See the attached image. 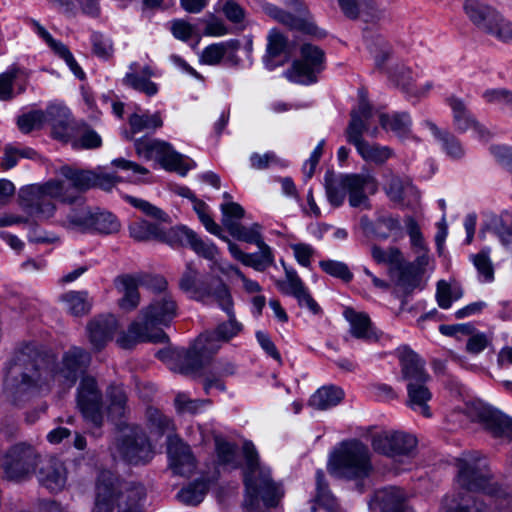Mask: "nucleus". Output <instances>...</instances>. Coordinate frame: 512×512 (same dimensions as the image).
Here are the masks:
<instances>
[{
  "label": "nucleus",
  "mask_w": 512,
  "mask_h": 512,
  "mask_svg": "<svg viewBox=\"0 0 512 512\" xmlns=\"http://www.w3.org/2000/svg\"><path fill=\"white\" fill-rule=\"evenodd\" d=\"M90 362V353L78 346L70 347L58 360L36 343H23L7 363L1 402L20 407L31 395L48 393L55 384L72 387Z\"/></svg>",
  "instance_id": "f257e3e1"
},
{
  "label": "nucleus",
  "mask_w": 512,
  "mask_h": 512,
  "mask_svg": "<svg viewBox=\"0 0 512 512\" xmlns=\"http://www.w3.org/2000/svg\"><path fill=\"white\" fill-rule=\"evenodd\" d=\"M57 174L63 180L52 179L43 184H32L20 189L19 205L29 215L49 219L56 211L52 199L73 204L82 193L92 188L110 191L121 180L113 173L81 169L72 165H62Z\"/></svg>",
  "instance_id": "f03ea898"
},
{
  "label": "nucleus",
  "mask_w": 512,
  "mask_h": 512,
  "mask_svg": "<svg viewBox=\"0 0 512 512\" xmlns=\"http://www.w3.org/2000/svg\"><path fill=\"white\" fill-rule=\"evenodd\" d=\"M457 468L456 484L466 491L457 497L447 496L441 506V512H484V504L470 492L484 491L493 494L495 487L490 484L492 474L486 458L479 451H464L455 460Z\"/></svg>",
  "instance_id": "7ed1b4c3"
},
{
  "label": "nucleus",
  "mask_w": 512,
  "mask_h": 512,
  "mask_svg": "<svg viewBox=\"0 0 512 512\" xmlns=\"http://www.w3.org/2000/svg\"><path fill=\"white\" fill-rule=\"evenodd\" d=\"M179 288L190 299L205 305L216 303L227 314L228 321L219 324L214 330L222 341L228 342L241 331L242 325L235 317L230 288L221 278L213 276L199 278L198 271L188 263L179 280Z\"/></svg>",
  "instance_id": "20e7f679"
},
{
  "label": "nucleus",
  "mask_w": 512,
  "mask_h": 512,
  "mask_svg": "<svg viewBox=\"0 0 512 512\" xmlns=\"http://www.w3.org/2000/svg\"><path fill=\"white\" fill-rule=\"evenodd\" d=\"M178 314V305L171 293L155 295L140 310L139 320L132 322L127 332L117 338L121 348L130 349L139 342L164 343L168 340L162 327H167Z\"/></svg>",
  "instance_id": "39448f33"
},
{
  "label": "nucleus",
  "mask_w": 512,
  "mask_h": 512,
  "mask_svg": "<svg viewBox=\"0 0 512 512\" xmlns=\"http://www.w3.org/2000/svg\"><path fill=\"white\" fill-rule=\"evenodd\" d=\"M373 117V107L367 100L365 92L360 90L358 105L350 112V121L345 136L347 142L356 148L358 154L365 161L383 164L392 157L393 151L388 146L370 144L363 138L364 133L372 137L378 133V128L372 126Z\"/></svg>",
  "instance_id": "423d86ee"
},
{
  "label": "nucleus",
  "mask_w": 512,
  "mask_h": 512,
  "mask_svg": "<svg viewBox=\"0 0 512 512\" xmlns=\"http://www.w3.org/2000/svg\"><path fill=\"white\" fill-rule=\"evenodd\" d=\"M325 190L328 202L333 207L342 206L348 197L351 207L370 210L372 205L369 196L377 192L378 182L368 173L340 174L337 177H325Z\"/></svg>",
  "instance_id": "0eeeda50"
},
{
  "label": "nucleus",
  "mask_w": 512,
  "mask_h": 512,
  "mask_svg": "<svg viewBox=\"0 0 512 512\" xmlns=\"http://www.w3.org/2000/svg\"><path fill=\"white\" fill-rule=\"evenodd\" d=\"M59 223L70 231L99 235L116 234L121 229V223L113 213L85 205L70 208Z\"/></svg>",
  "instance_id": "6e6552de"
},
{
  "label": "nucleus",
  "mask_w": 512,
  "mask_h": 512,
  "mask_svg": "<svg viewBox=\"0 0 512 512\" xmlns=\"http://www.w3.org/2000/svg\"><path fill=\"white\" fill-rule=\"evenodd\" d=\"M370 470L369 450L356 440L343 443L331 455L328 463V471L336 477L362 478Z\"/></svg>",
  "instance_id": "1a4fd4ad"
},
{
  "label": "nucleus",
  "mask_w": 512,
  "mask_h": 512,
  "mask_svg": "<svg viewBox=\"0 0 512 512\" xmlns=\"http://www.w3.org/2000/svg\"><path fill=\"white\" fill-rule=\"evenodd\" d=\"M112 454L114 458L119 457L132 465L146 464L154 456L152 446L143 430L127 424H119V435Z\"/></svg>",
  "instance_id": "9d476101"
},
{
  "label": "nucleus",
  "mask_w": 512,
  "mask_h": 512,
  "mask_svg": "<svg viewBox=\"0 0 512 512\" xmlns=\"http://www.w3.org/2000/svg\"><path fill=\"white\" fill-rule=\"evenodd\" d=\"M134 147L140 158L157 160L165 169L177 171L181 175L191 169L187 159L165 141L145 136L135 139Z\"/></svg>",
  "instance_id": "9b49d317"
},
{
  "label": "nucleus",
  "mask_w": 512,
  "mask_h": 512,
  "mask_svg": "<svg viewBox=\"0 0 512 512\" xmlns=\"http://www.w3.org/2000/svg\"><path fill=\"white\" fill-rule=\"evenodd\" d=\"M301 58L295 60L290 70L286 72L287 78L295 83L309 85L317 82V74L325 67V53L318 46L310 43L302 45Z\"/></svg>",
  "instance_id": "f8f14e48"
},
{
  "label": "nucleus",
  "mask_w": 512,
  "mask_h": 512,
  "mask_svg": "<svg viewBox=\"0 0 512 512\" xmlns=\"http://www.w3.org/2000/svg\"><path fill=\"white\" fill-rule=\"evenodd\" d=\"M39 454L28 443H18L10 448L6 454L4 468L11 479H22L34 472L39 461Z\"/></svg>",
  "instance_id": "ddd939ff"
},
{
  "label": "nucleus",
  "mask_w": 512,
  "mask_h": 512,
  "mask_svg": "<svg viewBox=\"0 0 512 512\" xmlns=\"http://www.w3.org/2000/svg\"><path fill=\"white\" fill-rule=\"evenodd\" d=\"M417 438L404 431H382L373 436L375 451L388 456L410 455L417 446Z\"/></svg>",
  "instance_id": "4468645a"
},
{
  "label": "nucleus",
  "mask_w": 512,
  "mask_h": 512,
  "mask_svg": "<svg viewBox=\"0 0 512 512\" xmlns=\"http://www.w3.org/2000/svg\"><path fill=\"white\" fill-rule=\"evenodd\" d=\"M282 265L285 270V280L276 282L277 288L284 294L292 295L298 301L301 307H306L311 313L319 314L321 308L318 303L313 299L307 287L304 285L301 278L298 276L295 269L287 267L284 262Z\"/></svg>",
  "instance_id": "2eb2a0df"
},
{
  "label": "nucleus",
  "mask_w": 512,
  "mask_h": 512,
  "mask_svg": "<svg viewBox=\"0 0 512 512\" xmlns=\"http://www.w3.org/2000/svg\"><path fill=\"white\" fill-rule=\"evenodd\" d=\"M167 454L170 468L175 474L189 476L196 468L195 457L188 445L176 435L167 437Z\"/></svg>",
  "instance_id": "dca6fc26"
},
{
  "label": "nucleus",
  "mask_w": 512,
  "mask_h": 512,
  "mask_svg": "<svg viewBox=\"0 0 512 512\" xmlns=\"http://www.w3.org/2000/svg\"><path fill=\"white\" fill-rule=\"evenodd\" d=\"M239 47L240 42L233 39L210 44L203 49L200 61L210 66H216L223 62L227 66L236 67L240 63V58L237 55Z\"/></svg>",
  "instance_id": "f3484780"
},
{
  "label": "nucleus",
  "mask_w": 512,
  "mask_h": 512,
  "mask_svg": "<svg viewBox=\"0 0 512 512\" xmlns=\"http://www.w3.org/2000/svg\"><path fill=\"white\" fill-rule=\"evenodd\" d=\"M396 356L401 368V380L408 383H426L429 380L424 360L408 346L399 347Z\"/></svg>",
  "instance_id": "a211bd4d"
},
{
  "label": "nucleus",
  "mask_w": 512,
  "mask_h": 512,
  "mask_svg": "<svg viewBox=\"0 0 512 512\" xmlns=\"http://www.w3.org/2000/svg\"><path fill=\"white\" fill-rule=\"evenodd\" d=\"M157 358L167 363L169 369L183 374L194 376L199 373L200 360L184 348H169L157 352Z\"/></svg>",
  "instance_id": "6ab92c4d"
},
{
  "label": "nucleus",
  "mask_w": 512,
  "mask_h": 512,
  "mask_svg": "<svg viewBox=\"0 0 512 512\" xmlns=\"http://www.w3.org/2000/svg\"><path fill=\"white\" fill-rule=\"evenodd\" d=\"M154 75V71L150 66L145 65L141 67L135 61L129 64L122 83L147 97H153L159 92V85L151 80Z\"/></svg>",
  "instance_id": "aec40b11"
},
{
  "label": "nucleus",
  "mask_w": 512,
  "mask_h": 512,
  "mask_svg": "<svg viewBox=\"0 0 512 512\" xmlns=\"http://www.w3.org/2000/svg\"><path fill=\"white\" fill-rule=\"evenodd\" d=\"M103 398L97 381L91 376L81 379L77 388V406L83 416L101 414Z\"/></svg>",
  "instance_id": "412c9836"
},
{
  "label": "nucleus",
  "mask_w": 512,
  "mask_h": 512,
  "mask_svg": "<svg viewBox=\"0 0 512 512\" xmlns=\"http://www.w3.org/2000/svg\"><path fill=\"white\" fill-rule=\"evenodd\" d=\"M124 498L123 494L116 492L115 477L110 471H103L99 475L96 488V501L93 512H112L117 501Z\"/></svg>",
  "instance_id": "4be33fe9"
},
{
  "label": "nucleus",
  "mask_w": 512,
  "mask_h": 512,
  "mask_svg": "<svg viewBox=\"0 0 512 512\" xmlns=\"http://www.w3.org/2000/svg\"><path fill=\"white\" fill-rule=\"evenodd\" d=\"M37 479L39 483L49 491H61L67 481L66 467L60 459L50 457L40 467L37 473Z\"/></svg>",
  "instance_id": "5701e85b"
},
{
  "label": "nucleus",
  "mask_w": 512,
  "mask_h": 512,
  "mask_svg": "<svg viewBox=\"0 0 512 512\" xmlns=\"http://www.w3.org/2000/svg\"><path fill=\"white\" fill-rule=\"evenodd\" d=\"M360 227L367 237L387 240L392 232L401 229V223L397 217L390 214H378L375 221L363 215L360 218Z\"/></svg>",
  "instance_id": "b1692460"
},
{
  "label": "nucleus",
  "mask_w": 512,
  "mask_h": 512,
  "mask_svg": "<svg viewBox=\"0 0 512 512\" xmlns=\"http://www.w3.org/2000/svg\"><path fill=\"white\" fill-rule=\"evenodd\" d=\"M448 102L453 112L454 125L459 132L463 133L473 129L479 139L488 140L490 138V132L474 119L462 100L451 97Z\"/></svg>",
  "instance_id": "393cba45"
},
{
  "label": "nucleus",
  "mask_w": 512,
  "mask_h": 512,
  "mask_svg": "<svg viewBox=\"0 0 512 512\" xmlns=\"http://www.w3.org/2000/svg\"><path fill=\"white\" fill-rule=\"evenodd\" d=\"M117 320L113 315L99 316L88 324L89 340L96 350L102 349L113 337Z\"/></svg>",
  "instance_id": "a878e982"
},
{
  "label": "nucleus",
  "mask_w": 512,
  "mask_h": 512,
  "mask_svg": "<svg viewBox=\"0 0 512 512\" xmlns=\"http://www.w3.org/2000/svg\"><path fill=\"white\" fill-rule=\"evenodd\" d=\"M45 114V123L51 126L54 138L67 140L71 135L70 111L61 105H50Z\"/></svg>",
  "instance_id": "bb28decb"
},
{
  "label": "nucleus",
  "mask_w": 512,
  "mask_h": 512,
  "mask_svg": "<svg viewBox=\"0 0 512 512\" xmlns=\"http://www.w3.org/2000/svg\"><path fill=\"white\" fill-rule=\"evenodd\" d=\"M344 317L350 324V333L353 337L365 342L378 341V335L372 326L369 316L362 312H357L352 308H346Z\"/></svg>",
  "instance_id": "cd10ccee"
},
{
  "label": "nucleus",
  "mask_w": 512,
  "mask_h": 512,
  "mask_svg": "<svg viewBox=\"0 0 512 512\" xmlns=\"http://www.w3.org/2000/svg\"><path fill=\"white\" fill-rule=\"evenodd\" d=\"M264 11L266 14L291 29H295L310 35L324 36V33H320L319 29L314 23L295 17L291 13L286 12L273 4H266L264 6Z\"/></svg>",
  "instance_id": "c85d7f7f"
},
{
  "label": "nucleus",
  "mask_w": 512,
  "mask_h": 512,
  "mask_svg": "<svg viewBox=\"0 0 512 512\" xmlns=\"http://www.w3.org/2000/svg\"><path fill=\"white\" fill-rule=\"evenodd\" d=\"M130 412L125 389L120 385H110L105 392L101 413H107L110 416H125Z\"/></svg>",
  "instance_id": "c756f323"
},
{
  "label": "nucleus",
  "mask_w": 512,
  "mask_h": 512,
  "mask_svg": "<svg viewBox=\"0 0 512 512\" xmlns=\"http://www.w3.org/2000/svg\"><path fill=\"white\" fill-rule=\"evenodd\" d=\"M288 58L287 39L276 31H271L268 37L266 55L264 56V65L268 70H274L276 67L285 63Z\"/></svg>",
  "instance_id": "7c9ffc66"
},
{
  "label": "nucleus",
  "mask_w": 512,
  "mask_h": 512,
  "mask_svg": "<svg viewBox=\"0 0 512 512\" xmlns=\"http://www.w3.org/2000/svg\"><path fill=\"white\" fill-rule=\"evenodd\" d=\"M464 11L470 21L480 30L487 32L498 12L478 0H466Z\"/></svg>",
  "instance_id": "2f4dec72"
},
{
  "label": "nucleus",
  "mask_w": 512,
  "mask_h": 512,
  "mask_svg": "<svg viewBox=\"0 0 512 512\" xmlns=\"http://www.w3.org/2000/svg\"><path fill=\"white\" fill-rule=\"evenodd\" d=\"M432 399V393L426 387L425 383L407 384L406 405L417 414L422 416H431L432 411L429 402Z\"/></svg>",
  "instance_id": "473e14b6"
},
{
  "label": "nucleus",
  "mask_w": 512,
  "mask_h": 512,
  "mask_svg": "<svg viewBox=\"0 0 512 512\" xmlns=\"http://www.w3.org/2000/svg\"><path fill=\"white\" fill-rule=\"evenodd\" d=\"M222 343L224 341L214 331H207L201 334L194 344L188 348L189 353H192L200 360L199 372L205 362L220 349Z\"/></svg>",
  "instance_id": "72a5a7b5"
},
{
  "label": "nucleus",
  "mask_w": 512,
  "mask_h": 512,
  "mask_svg": "<svg viewBox=\"0 0 512 512\" xmlns=\"http://www.w3.org/2000/svg\"><path fill=\"white\" fill-rule=\"evenodd\" d=\"M139 279L131 275H123L116 279V286L123 294L119 306L125 311L134 310L140 302L138 291Z\"/></svg>",
  "instance_id": "f704fd0d"
},
{
  "label": "nucleus",
  "mask_w": 512,
  "mask_h": 512,
  "mask_svg": "<svg viewBox=\"0 0 512 512\" xmlns=\"http://www.w3.org/2000/svg\"><path fill=\"white\" fill-rule=\"evenodd\" d=\"M344 395L342 388L335 385H326L320 387L311 395L308 404L317 410H327L338 405L343 400Z\"/></svg>",
  "instance_id": "c9c22d12"
},
{
  "label": "nucleus",
  "mask_w": 512,
  "mask_h": 512,
  "mask_svg": "<svg viewBox=\"0 0 512 512\" xmlns=\"http://www.w3.org/2000/svg\"><path fill=\"white\" fill-rule=\"evenodd\" d=\"M424 126L427 127L432 135L441 143L443 151L453 159H460L464 156L465 150L460 141L450 132L441 131L434 123L425 121Z\"/></svg>",
  "instance_id": "e433bc0d"
},
{
  "label": "nucleus",
  "mask_w": 512,
  "mask_h": 512,
  "mask_svg": "<svg viewBox=\"0 0 512 512\" xmlns=\"http://www.w3.org/2000/svg\"><path fill=\"white\" fill-rule=\"evenodd\" d=\"M381 512H405V497L401 489L389 487L375 494Z\"/></svg>",
  "instance_id": "4c0bfd02"
},
{
  "label": "nucleus",
  "mask_w": 512,
  "mask_h": 512,
  "mask_svg": "<svg viewBox=\"0 0 512 512\" xmlns=\"http://www.w3.org/2000/svg\"><path fill=\"white\" fill-rule=\"evenodd\" d=\"M379 122L384 130L392 131L399 137L407 136L412 124L411 118L406 112L381 113Z\"/></svg>",
  "instance_id": "58836bf2"
},
{
  "label": "nucleus",
  "mask_w": 512,
  "mask_h": 512,
  "mask_svg": "<svg viewBox=\"0 0 512 512\" xmlns=\"http://www.w3.org/2000/svg\"><path fill=\"white\" fill-rule=\"evenodd\" d=\"M398 273L396 285L404 289L406 292H411L417 288L422 280V274L416 270L412 264H409L401 258L399 263L394 267L393 272Z\"/></svg>",
  "instance_id": "ea45409f"
},
{
  "label": "nucleus",
  "mask_w": 512,
  "mask_h": 512,
  "mask_svg": "<svg viewBox=\"0 0 512 512\" xmlns=\"http://www.w3.org/2000/svg\"><path fill=\"white\" fill-rule=\"evenodd\" d=\"M60 299L66 310L74 316H82L90 311L91 302L86 291H68Z\"/></svg>",
  "instance_id": "a19ab883"
},
{
  "label": "nucleus",
  "mask_w": 512,
  "mask_h": 512,
  "mask_svg": "<svg viewBox=\"0 0 512 512\" xmlns=\"http://www.w3.org/2000/svg\"><path fill=\"white\" fill-rule=\"evenodd\" d=\"M491 248L483 247L478 253L470 255V261L478 273V279L483 283H491L494 280V267L490 259Z\"/></svg>",
  "instance_id": "79ce46f5"
},
{
  "label": "nucleus",
  "mask_w": 512,
  "mask_h": 512,
  "mask_svg": "<svg viewBox=\"0 0 512 512\" xmlns=\"http://www.w3.org/2000/svg\"><path fill=\"white\" fill-rule=\"evenodd\" d=\"M131 131L126 133L127 139H132L133 135L145 130H156L163 125V121L159 113L154 114H137L134 113L129 118Z\"/></svg>",
  "instance_id": "37998d69"
},
{
  "label": "nucleus",
  "mask_w": 512,
  "mask_h": 512,
  "mask_svg": "<svg viewBox=\"0 0 512 512\" xmlns=\"http://www.w3.org/2000/svg\"><path fill=\"white\" fill-rule=\"evenodd\" d=\"M227 230L230 235L240 241L255 244L256 246H264L265 242L261 236V226L254 223L250 227L239 224L230 223L227 220Z\"/></svg>",
  "instance_id": "c03bdc74"
},
{
  "label": "nucleus",
  "mask_w": 512,
  "mask_h": 512,
  "mask_svg": "<svg viewBox=\"0 0 512 512\" xmlns=\"http://www.w3.org/2000/svg\"><path fill=\"white\" fill-rule=\"evenodd\" d=\"M482 429L494 437H512V418H472Z\"/></svg>",
  "instance_id": "a18cd8bd"
},
{
  "label": "nucleus",
  "mask_w": 512,
  "mask_h": 512,
  "mask_svg": "<svg viewBox=\"0 0 512 512\" xmlns=\"http://www.w3.org/2000/svg\"><path fill=\"white\" fill-rule=\"evenodd\" d=\"M315 500L325 512H343L331 495L326 483L324 482V474L318 470L316 473V496Z\"/></svg>",
  "instance_id": "49530a36"
},
{
  "label": "nucleus",
  "mask_w": 512,
  "mask_h": 512,
  "mask_svg": "<svg viewBox=\"0 0 512 512\" xmlns=\"http://www.w3.org/2000/svg\"><path fill=\"white\" fill-rule=\"evenodd\" d=\"M192 233L193 231L185 226L171 227L168 230L160 227V235L157 240L165 242L173 248L187 246Z\"/></svg>",
  "instance_id": "de8ad7c7"
},
{
  "label": "nucleus",
  "mask_w": 512,
  "mask_h": 512,
  "mask_svg": "<svg viewBox=\"0 0 512 512\" xmlns=\"http://www.w3.org/2000/svg\"><path fill=\"white\" fill-rule=\"evenodd\" d=\"M486 228L495 234L503 245L507 246L510 243L509 238L512 237V217L508 213L499 217H492Z\"/></svg>",
  "instance_id": "09e8293b"
},
{
  "label": "nucleus",
  "mask_w": 512,
  "mask_h": 512,
  "mask_svg": "<svg viewBox=\"0 0 512 512\" xmlns=\"http://www.w3.org/2000/svg\"><path fill=\"white\" fill-rule=\"evenodd\" d=\"M215 447L218 461L232 469L239 467L236 446L228 442L222 436H215Z\"/></svg>",
  "instance_id": "8fccbe9b"
},
{
  "label": "nucleus",
  "mask_w": 512,
  "mask_h": 512,
  "mask_svg": "<svg viewBox=\"0 0 512 512\" xmlns=\"http://www.w3.org/2000/svg\"><path fill=\"white\" fill-rule=\"evenodd\" d=\"M257 247L259 252L247 253L244 265L262 272L274 263V256L271 248L266 243L264 246Z\"/></svg>",
  "instance_id": "3c124183"
},
{
  "label": "nucleus",
  "mask_w": 512,
  "mask_h": 512,
  "mask_svg": "<svg viewBox=\"0 0 512 512\" xmlns=\"http://www.w3.org/2000/svg\"><path fill=\"white\" fill-rule=\"evenodd\" d=\"M130 236L137 241L158 239L160 225L146 220L135 221L129 226Z\"/></svg>",
  "instance_id": "603ef678"
},
{
  "label": "nucleus",
  "mask_w": 512,
  "mask_h": 512,
  "mask_svg": "<svg viewBox=\"0 0 512 512\" xmlns=\"http://www.w3.org/2000/svg\"><path fill=\"white\" fill-rule=\"evenodd\" d=\"M371 256L377 264L390 265V271L393 272L394 267L399 263L403 254L401 250L395 246H390L387 249L374 244L371 246Z\"/></svg>",
  "instance_id": "864d4df0"
},
{
  "label": "nucleus",
  "mask_w": 512,
  "mask_h": 512,
  "mask_svg": "<svg viewBox=\"0 0 512 512\" xmlns=\"http://www.w3.org/2000/svg\"><path fill=\"white\" fill-rule=\"evenodd\" d=\"M35 154L36 152L31 148L19 149L8 144L4 148L0 166L3 170H9L17 165L19 158H33Z\"/></svg>",
  "instance_id": "5fc2aeb1"
},
{
  "label": "nucleus",
  "mask_w": 512,
  "mask_h": 512,
  "mask_svg": "<svg viewBox=\"0 0 512 512\" xmlns=\"http://www.w3.org/2000/svg\"><path fill=\"white\" fill-rule=\"evenodd\" d=\"M59 58L63 59L73 74L78 78L84 77V72L75 60L73 54L69 50V48L56 39H53V42L47 45Z\"/></svg>",
  "instance_id": "6e6d98bb"
},
{
  "label": "nucleus",
  "mask_w": 512,
  "mask_h": 512,
  "mask_svg": "<svg viewBox=\"0 0 512 512\" xmlns=\"http://www.w3.org/2000/svg\"><path fill=\"white\" fill-rule=\"evenodd\" d=\"M92 51L98 58L108 61L113 57L114 47L112 40L99 32H93L90 37Z\"/></svg>",
  "instance_id": "4d7b16f0"
},
{
  "label": "nucleus",
  "mask_w": 512,
  "mask_h": 512,
  "mask_svg": "<svg viewBox=\"0 0 512 512\" xmlns=\"http://www.w3.org/2000/svg\"><path fill=\"white\" fill-rule=\"evenodd\" d=\"M486 33L503 43L512 44V22L499 13Z\"/></svg>",
  "instance_id": "13d9d810"
},
{
  "label": "nucleus",
  "mask_w": 512,
  "mask_h": 512,
  "mask_svg": "<svg viewBox=\"0 0 512 512\" xmlns=\"http://www.w3.org/2000/svg\"><path fill=\"white\" fill-rule=\"evenodd\" d=\"M466 416H506L498 409L492 407L491 405L485 403L480 399H471L464 403V406L461 409Z\"/></svg>",
  "instance_id": "bf43d9fd"
},
{
  "label": "nucleus",
  "mask_w": 512,
  "mask_h": 512,
  "mask_svg": "<svg viewBox=\"0 0 512 512\" xmlns=\"http://www.w3.org/2000/svg\"><path fill=\"white\" fill-rule=\"evenodd\" d=\"M176 411L179 414H199L205 412V407L209 406L207 400H191L185 394H178L175 398Z\"/></svg>",
  "instance_id": "052dcab7"
},
{
  "label": "nucleus",
  "mask_w": 512,
  "mask_h": 512,
  "mask_svg": "<svg viewBox=\"0 0 512 512\" xmlns=\"http://www.w3.org/2000/svg\"><path fill=\"white\" fill-rule=\"evenodd\" d=\"M188 246H190L191 249L199 256L212 261L213 265L217 264V247L213 243L204 241L199 238L194 231L189 240Z\"/></svg>",
  "instance_id": "680f3d73"
},
{
  "label": "nucleus",
  "mask_w": 512,
  "mask_h": 512,
  "mask_svg": "<svg viewBox=\"0 0 512 512\" xmlns=\"http://www.w3.org/2000/svg\"><path fill=\"white\" fill-rule=\"evenodd\" d=\"M251 168L255 170H264L272 166L286 167L287 161L279 158L274 152L269 151L264 154L252 153L250 156Z\"/></svg>",
  "instance_id": "e2e57ef3"
},
{
  "label": "nucleus",
  "mask_w": 512,
  "mask_h": 512,
  "mask_svg": "<svg viewBox=\"0 0 512 512\" xmlns=\"http://www.w3.org/2000/svg\"><path fill=\"white\" fill-rule=\"evenodd\" d=\"M45 123V114L42 110H33L23 114L17 119L19 130L25 134L35 129H40Z\"/></svg>",
  "instance_id": "0e129e2a"
},
{
  "label": "nucleus",
  "mask_w": 512,
  "mask_h": 512,
  "mask_svg": "<svg viewBox=\"0 0 512 512\" xmlns=\"http://www.w3.org/2000/svg\"><path fill=\"white\" fill-rule=\"evenodd\" d=\"M404 223L406 232L410 238L411 247L414 252L427 250V244L417 221L413 217L407 216L404 219Z\"/></svg>",
  "instance_id": "69168bd1"
},
{
  "label": "nucleus",
  "mask_w": 512,
  "mask_h": 512,
  "mask_svg": "<svg viewBox=\"0 0 512 512\" xmlns=\"http://www.w3.org/2000/svg\"><path fill=\"white\" fill-rule=\"evenodd\" d=\"M320 268L328 275L339 278L344 282H349L353 278L348 266L344 262L335 260H322L319 262Z\"/></svg>",
  "instance_id": "338daca9"
},
{
  "label": "nucleus",
  "mask_w": 512,
  "mask_h": 512,
  "mask_svg": "<svg viewBox=\"0 0 512 512\" xmlns=\"http://www.w3.org/2000/svg\"><path fill=\"white\" fill-rule=\"evenodd\" d=\"M482 97L489 104L512 111V93L505 89H488L482 94Z\"/></svg>",
  "instance_id": "774afa93"
}]
</instances>
